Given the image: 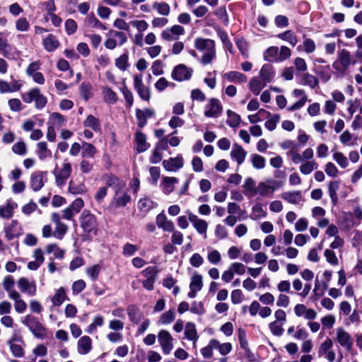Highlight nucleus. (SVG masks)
<instances>
[{
    "mask_svg": "<svg viewBox=\"0 0 362 362\" xmlns=\"http://www.w3.org/2000/svg\"><path fill=\"white\" fill-rule=\"evenodd\" d=\"M259 78L267 84L270 83L275 77V71L274 67L269 64H264L259 71Z\"/></svg>",
    "mask_w": 362,
    "mask_h": 362,
    "instance_id": "20",
    "label": "nucleus"
},
{
    "mask_svg": "<svg viewBox=\"0 0 362 362\" xmlns=\"http://www.w3.org/2000/svg\"><path fill=\"white\" fill-rule=\"evenodd\" d=\"M281 197L293 204H298L303 200V197L300 191L284 192Z\"/></svg>",
    "mask_w": 362,
    "mask_h": 362,
    "instance_id": "34",
    "label": "nucleus"
},
{
    "mask_svg": "<svg viewBox=\"0 0 362 362\" xmlns=\"http://www.w3.org/2000/svg\"><path fill=\"white\" fill-rule=\"evenodd\" d=\"M318 168L317 163L314 160H308L303 163L300 166V171L304 175L311 173L314 170Z\"/></svg>",
    "mask_w": 362,
    "mask_h": 362,
    "instance_id": "53",
    "label": "nucleus"
},
{
    "mask_svg": "<svg viewBox=\"0 0 362 362\" xmlns=\"http://www.w3.org/2000/svg\"><path fill=\"white\" fill-rule=\"evenodd\" d=\"M67 298L66 291L64 287H60L56 290L55 293L51 298L54 306H60Z\"/></svg>",
    "mask_w": 362,
    "mask_h": 362,
    "instance_id": "31",
    "label": "nucleus"
},
{
    "mask_svg": "<svg viewBox=\"0 0 362 362\" xmlns=\"http://www.w3.org/2000/svg\"><path fill=\"white\" fill-rule=\"evenodd\" d=\"M43 45L47 51L53 52L58 47L59 43L54 36L49 35L43 40Z\"/></svg>",
    "mask_w": 362,
    "mask_h": 362,
    "instance_id": "39",
    "label": "nucleus"
},
{
    "mask_svg": "<svg viewBox=\"0 0 362 362\" xmlns=\"http://www.w3.org/2000/svg\"><path fill=\"white\" fill-rule=\"evenodd\" d=\"M127 314L130 321L135 324H139L143 318V315L139 313V308L134 305H129L127 308Z\"/></svg>",
    "mask_w": 362,
    "mask_h": 362,
    "instance_id": "38",
    "label": "nucleus"
},
{
    "mask_svg": "<svg viewBox=\"0 0 362 362\" xmlns=\"http://www.w3.org/2000/svg\"><path fill=\"white\" fill-rule=\"evenodd\" d=\"M267 212L264 210L261 204H256L252 206L251 212V218L257 220L258 218H264Z\"/></svg>",
    "mask_w": 362,
    "mask_h": 362,
    "instance_id": "60",
    "label": "nucleus"
},
{
    "mask_svg": "<svg viewBox=\"0 0 362 362\" xmlns=\"http://www.w3.org/2000/svg\"><path fill=\"white\" fill-rule=\"evenodd\" d=\"M216 339L209 340L208 344L200 350L201 354L204 358H211L214 356V350H216Z\"/></svg>",
    "mask_w": 362,
    "mask_h": 362,
    "instance_id": "42",
    "label": "nucleus"
},
{
    "mask_svg": "<svg viewBox=\"0 0 362 362\" xmlns=\"http://www.w3.org/2000/svg\"><path fill=\"white\" fill-rule=\"evenodd\" d=\"M333 159L341 168H346L349 165L348 158L341 152H334Z\"/></svg>",
    "mask_w": 362,
    "mask_h": 362,
    "instance_id": "64",
    "label": "nucleus"
},
{
    "mask_svg": "<svg viewBox=\"0 0 362 362\" xmlns=\"http://www.w3.org/2000/svg\"><path fill=\"white\" fill-rule=\"evenodd\" d=\"M355 61H352L351 53L342 49L337 53V59L333 62L332 67L339 74H344L350 64H354Z\"/></svg>",
    "mask_w": 362,
    "mask_h": 362,
    "instance_id": "6",
    "label": "nucleus"
},
{
    "mask_svg": "<svg viewBox=\"0 0 362 362\" xmlns=\"http://www.w3.org/2000/svg\"><path fill=\"white\" fill-rule=\"evenodd\" d=\"M193 70L184 64L176 66L172 72V78L177 81L188 80L191 78Z\"/></svg>",
    "mask_w": 362,
    "mask_h": 362,
    "instance_id": "14",
    "label": "nucleus"
},
{
    "mask_svg": "<svg viewBox=\"0 0 362 362\" xmlns=\"http://www.w3.org/2000/svg\"><path fill=\"white\" fill-rule=\"evenodd\" d=\"M252 167L256 170L264 169L266 166V159L261 155L252 153L250 156Z\"/></svg>",
    "mask_w": 362,
    "mask_h": 362,
    "instance_id": "37",
    "label": "nucleus"
},
{
    "mask_svg": "<svg viewBox=\"0 0 362 362\" xmlns=\"http://www.w3.org/2000/svg\"><path fill=\"white\" fill-rule=\"evenodd\" d=\"M102 94L104 101L107 104H115L118 100L117 94L108 86L102 88Z\"/></svg>",
    "mask_w": 362,
    "mask_h": 362,
    "instance_id": "30",
    "label": "nucleus"
},
{
    "mask_svg": "<svg viewBox=\"0 0 362 362\" xmlns=\"http://www.w3.org/2000/svg\"><path fill=\"white\" fill-rule=\"evenodd\" d=\"M157 206V203L149 198H143L139 201L138 207L142 211H148Z\"/></svg>",
    "mask_w": 362,
    "mask_h": 362,
    "instance_id": "43",
    "label": "nucleus"
},
{
    "mask_svg": "<svg viewBox=\"0 0 362 362\" xmlns=\"http://www.w3.org/2000/svg\"><path fill=\"white\" fill-rule=\"evenodd\" d=\"M22 99L25 103L35 102V106L37 109H42L47 104V98L40 93L37 88H32L28 92L22 94Z\"/></svg>",
    "mask_w": 362,
    "mask_h": 362,
    "instance_id": "7",
    "label": "nucleus"
},
{
    "mask_svg": "<svg viewBox=\"0 0 362 362\" xmlns=\"http://www.w3.org/2000/svg\"><path fill=\"white\" fill-rule=\"evenodd\" d=\"M17 284L18 288L22 293L31 297L36 295L37 286L34 281H30L25 277H21L18 279Z\"/></svg>",
    "mask_w": 362,
    "mask_h": 362,
    "instance_id": "12",
    "label": "nucleus"
},
{
    "mask_svg": "<svg viewBox=\"0 0 362 362\" xmlns=\"http://www.w3.org/2000/svg\"><path fill=\"white\" fill-rule=\"evenodd\" d=\"M202 287V276L199 274H195L191 279V282L189 284L190 291L188 293L187 296L190 298H195L197 292L201 291Z\"/></svg>",
    "mask_w": 362,
    "mask_h": 362,
    "instance_id": "17",
    "label": "nucleus"
},
{
    "mask_svg": "<svg viewBox=\"0 0 362 362\" xmlns=\"http://www.w3.org/2000/svg\"><path fill=\"white\" fill-rule=\"evenodd\" d=\"M279 54V48L276 46H272L267 49L264 53V59L268 62L276 61L277 62Z\"/></svg>",
    "mask_w": 362,
    "mask_h": 362,
    "instance_id": "51",
    "label": "nucleus"
},
{
    "mask_svg": "<svg viewBox=\"0 0 362 362\" xmlns=\"http://www.w3.org/2000/svg\"><path fill=\"white\" fill-rule=\"evenodd\" d=\"M81 151L82 158L87 159L93 158L98 151L96 148L93 144L86 141L82 142Z\"/></svg>",
    "mask_w": 362,
    "mask_h": 362,
    "instance_id": "33",
    "label": "nucleus"
},
{
    "mask_svg": "<svg viewBox=\"0 0 362 362\" xmlns=\"http://www.w3.org/2000/svg\"><path fill=\"white\" fill-rule=\"evenodd\" d=\"M277 37L283 40L287 41L292 46H295L298 42L296 36L291 30L279 33V35H277Z\"/></svg>",
    "mask_w": 362,
    "mask_h": 362,
    "instance_id": "55",
    "label": "nucleus"
},
{
    "mask_svg": "<svg viewBox=\"0 0 362 362\" xmlns=\"http://www.w3.org/2000/svg\"><path fill=\"white\" fill-rule=\"evenodd\" d=\"M77 346L78 354H87L92 349V340L89 337L83 336L78 341Z\"/></svg>",
    "mask_w": 362,
    "mask_h": 362,
    "instance_id": "25",
    "label": "nucleus"
},
{
    "mask_svg": "<svg viewBox=\"0 0 362 362\" xmlns=\"http://www.w3.org/2000/svg\"><path fill=\"white\" fill-rule=\"evenodd\" d=\"M134 87L138 93L139 97L145 101H148L151 98L150 90L143 83L142 75H136L134 77Z\"/></svg>",
    "mask_w": 362,
    "mask_h": 362,
    "instance_id": "13",
    "label": "nucleus"
},
{
    "mask_svg": "<svg viewBox=\"0 0 362 362\" xmlns=\"http://www.w3.org/2000/svg\"><path fill=\"white\" fill-rule=\"evenodd\" d=\"M335 340L346 351H351L353 347L351 337L349 332L342 327L336 329Z\"/></svg>",
    "mask_w": 362,
    "mask_h": 362,
    "instance_id": "11",
    "label": "nucleus"
},
{
    "mask_svg": "<svg viewBox=\"0 0 362 362\" xmlns=\"http://www.w3.org/2000/svg\"><path fill=\"white\" fill-rule=\"evenodd\" d=\"M79 170L82 174H89L93 170V163L87 158H82L79 165Z\"/></svg>",
    "mask_w": 362,
    "mask_h": 362,
    "instance_id": "52",
    "label": "nucleus"
},
{
    "mask_svg": "<svg viewBox=\"0 0 362 362\" xmlns=\"http://www.w3.org/2000/svg\"><path fill=\"white\" fill-rule=\"evenodd\" d=\"M72 173V165L67 158H65L59 167L56 165L53 174L55 177V182L58 187L65 185L66 180L69 178Z\"/></svg>",
    "mask_w": 362,
    "mask_h": 362,
    "instance_id": "5",
    "label": "nucleus"
},
{
    "mask_svg": "<svg viewBox=\"0 0 362 362\" xmlns=\"http://www.w3.org/2000/svg\"><path fill=\"white\" fill-rule=\"evenodd\" d=\"M156 224L159 228L168 232H173L175 228L174 223L171 221L168 220L163 214H159L156 216Z\"/></svg>",
    "mask_w": 362,
    "mask_h": 362,
    "instance_id": "26",
    "label": "nucleus"
},
{
    "mask_svg": "<svg viewBox=\"0 0 362 362\" xmlns=\"http://www.w3.org/2000/svg\"><path fill=\"white\" fill-rule=\"evenodd\" d=\"M9 298L14 301V308L16 313H23L26 310L27 304L21 298V296L19 292L11 293Z\"/></svg>",
    "mask_w": 362,
    "mask_h": 362,
    "instance_id": "22",
    "label": "nucleus"
},
{
    "mask_svg": "<svg viewBox=\"0 0 362 362\" xmlns=\"http://www.w3.org/2000/svg\"><path fill=\"white\" fill-rule=\"evenodd\" d=\"M81 226L84 233L89 237L96 235L98 232V222L95 216L89 211L84 210L80 218Z\"/></svg>",
    "mask_w": 362,
    "mask_h": 362,
    "instance_id": "4",
    "label": "nucleus"
},
{
    "mask_svg": "<svg viewBox=\"0 0 362 362\" xmlns=\"http://www.w3.org/2000/svg\"><path fill=\"white\" fill-rule=\"evenodd\" d=\"M235 43L243 57L244 58H247L249 54L248 44L247 41L243 37H236Z\"/></svg>",
    "mask_w": 362,
    "mask_h": 362,
    "instance_id": "58",
    "label": "nucleus"
},
{
    "mask_svg": "<svg viewBox=\"0 0 362 362\" xmlns=\"http://www.w3.org/2000/svg\"><path fill=\"white\" fill-rule=\"evenodd\" d=\"M284 323H281L278 322L273 321L269 324V328L271 333L276 337H280L284 334V328L283 326Z\"/></svg>",
    "mask_w": 362,
    "mask_h": 362,
    "instance_id": "50",
    "label": "nucleus"
},
{
    "mask_svg": "<svg viewBox=\"0 0 362 362\" xmlns=\"http://www.w3.org/2000/svg\"><path fill=\"white\" fill-rule=\"evenodd\" d=\"M223 78L230 83H245L247 80V76L239 71H231L223 74Z\"/></svg>",
    "mask_w": 362,
    "mask_h": 362,
    "instance_id": "24",
    "label": "nucleus"
},
{
    "mask_svg": "<svg viewBox=\"0 0 362 362\" xmlns=\"http://www.w3.org/2000/svg\"><path fill=\"white\" fill-rule=\"evenodd\" d=\"M339 188V182L338 181H332L329 185V194L334 204L337 203L338 197L337 192Z\"/></svg>",
    "mask_w": 362,
    "mask_h": 362,
    "instance_id": "56",
    "label": "nucleus"
},
{
    "mask_svg": "<svg viewBox=\"0 0 362 362\" xmlns=\"http://www.w3.org/2000/svg\"><path fill=\"white\" fill-rule=\"evenodd\" d=\"M175 313L173 309L169 310L164 313L159 319V323L161 325H169L174 321Z\"/></svg>",
    "mask_w": 362,
    "mask_h": 362,
    "instance_id": "62",
    "label": "nucleus"
},
{
    "mask_svg": "<svg viewBox=\"0 0 362 362\" xmlns=\"http://www.w3.org/2000/svg\"><path fill=\"white\" fill-rule=\"evenodd\" d=\"M69 192L74 194H83L86 192L87 189L84 184L83 183H75L73 181L69 182Z\"/></svg>",
    "mask_w": 362,
    "mask_h": 362,
    "instance_id": "41",
    "label": "nucleus"
},
{
    "mask_svg": "<svg viewBox=\"0 0 362 362\" xmlns=\"http://www.w3.org/2000/svg\"><path fill=\"white\" fill-rule=\"evenodd\" d=\"M227 124L231 127H236L240 123V117L236 112L228 110L227 111Z\"/></svg>",
    "mask_w": 362,
    "mask_h": 362,
    "instance_id": "49",
    "label": "nucleus"
},
{
    "mask_svg": "<svg viewBox=\"0 0 362 362\" xmlns=\"http://www.w3.org/2000/svg\"><path fill=\"white\" fill-rule=\"evenodd\" d=\"M66 122V118L58 112H53L49 119V122L53 127H62L65 124Z\"/></svg>",
    "mask_w": 362,
    "mask_h": 362,
    "instance_id": "48",
    "label": "nucleus"
},
{
    "mask_svg": "<svg viewBox=\"0 0 362 362\" xmlns=\"http://www.w3.org/2000/svg\"><path fill=\"white\" fill-rule=\"evenodd\" d=\"M46 252L48 254H53L54 259H62L64 257V251L60 249L56 244H49L46 247Z\"/></svg>",
    "mask_w": 362,
    "mask_h": 362,
    "instance_id": "45",
    "label": "nucleus"
},
{
    "mask_svg": "<svg viewBox=\"0 0 362 362\" xmlns=\"http://www.w3.org/2000/svg\"><path fill=\"white\" fill-rule=\"evenodd\" d=\"M207 260L212 264H219L221 262V255L217 250L209 247L207 248Z\"/></svg>",
    "mask_w": 362,
    "mask_h": 362,
    "instance_id": "40",
    "label": "nucleus"
},
{
    "mask_svg": "<svg viewBox=\"0 0 362 362\" xmlns=\"http://www.w3.org/2000/svg\"><path fill=\"white\" fill-rule=\"evenodd\" d=\"M255 182L252 177H247L245 180L243 187L245 190V194H251L254 195L257 194V187H255Z\"/></svg>",
    "mask_w": 362,
    "mask_h": 362,
    "instance_id": "59",
    "label": "nucleus"
},
{
    "mask_svg": "<svg viewBox=\"0 0 362 362\" xmlns=\"http://www.w3.org/2000/svg\"><path fill=\"white\" fill-rule=\"evenodd\" d=\"M216 350L222 356L228 354L233 349L232 344L229 342L221 343L219 341L216 339Z\"/></svg>",
    "mask_w": 362,
    "mask_h": 362,
    "instance_id": "57",
    "label": "nucleus"
},
{
    "mask_svg": "<svg viewBox=\"0 0 362 362\" xmlns=\"http://www.w3.org/2000/svg\"><path fill=\"white\" fill-rule=\"evenodd\" d=\"M197 49L202 52V63L204 65L209 64L216 57L214 42L210 39L197 38L194 42Z\"/></svg>",
    "mask_w": 362,
    "mask_h": 362,
    "instance_id": "2",
    "label": "nucleus"
},
{
    "mask_svg": "<svg viewBox=\"0 0 362 362\" xmlns=\"http://www.w3.org/2000/svg\"><path fill=\"white\" fill-rule=\"evenodd\" d=\"M17 207V204L8 201L5 205L0 206V217L3 218H10L13 214L14 209Z\"/></svg>",
    "mask_w": 362,
    "mask_h": 362,
    "instance_id": "29",
    "label": "nucleus"
},
{
    "mask_svg": "<svg viewBox=\"0 0 362 362\" xmlns=\"http://www.w3.org/2000/svg\"><path fill=\"white\" fill-rule=\"evenodd\" d=\"M178 182L176 177H165L160 184L162 192L168 195L173 192L175 189V185Z\"/></svg>",
    "mask_w": 362,
    "mask_h": 362,
    "instance_id": "23",
    "label": "nucleus"
},
{
    "mask_svg": "<svg viewBox=\"0 0 362 362\" xmlns=\"http://www.w3.org/2000/svg\"><path fill=\"white\" fill-rule=\"evenodd\" d=\"M302 82L304 85L315 88L318 85V80L316 77L309 73H303L300 75Z\"/></svg>",
    "mask_w": 362,
    "mask_h": 362,
    "instance_id": "46",
    "label": "nucleus"
},
{
    "mask_svg": "<svg viewBox=\"0 0 362 362\" xmlns=\"http://www.w3.org/2000/svg\"><path fill=\"white\" fill-rule=\"evenodd\" d=\"M266 86L267 84L258 77L252 78L249 83L250 90L256 95H259Z\"/></svg>",
    "mask_w": 362,
    "mask_h": 362,
    "instance_id": "35",
    "label": "nucleus"
},
{
    "mask_svg": "<svg viewBox=\"0 0 362 362\" xmlns=\"http://www.w3.org/2000/svg\"><path fill=\"white\" fill-rule=\"evenodd\" d=\"M83 125L85 127H89L94 132H98L101 129V125L99 119L92 115H88L83 121Z\"/></svg>",
    "mask_w": 362,
    "mask_h": 362,
    "instance_id": "36",
    "label": "nucleus"
},
{
    "mask_svg": "<svg viewBox=\"0 0 362 362\" xmlns=\"http://www.w3.org/2000/svg\"><path fill=\"white\" fill-rule=\"evenodd\" d=\"M14 279L13 276L8 275L6 276L3 281V287L4 290L8 293V297L10 298V295L13 292H18L16 290L13 289L14 286Z\"/></svg>",
    "mask_w": 362,
    "mask_h": 362,
    "instance_id": "61",
    "label": "nucleus"
},
{
    "mask_svg": "<svg viewBox=\"0 0 362 362\" xmlns=\"http://www.w3.org/2000/svg\"><path fill=\"white\" fill-rule=\"evenodd\" d=\"M46 182V173L35 171L30 175V185L34 192L40 190Z\"/></svg>",
    "mask_w": 362,
    "mask_h": 362,
    "instance_id": "15",
    "label": "nucleus"
},
{
    "mask_svg": "<svg viewBox=\"0 0 362 362\" xmlns=\"http://www.w3.org/2000/svg\"><path fill=\"white\" fill-rule=\"evenodd\" d=\"M185 336L188 340L192 341L193 346H196V342L198 340V334L196 329V326L192 322H187L185 327Z\"/></svg>",
    "mask_w": 362,
    "mask_h": 362,
    "instance_id": "27",
    "label": "nucleus"
},
{
    "mask_svg": "<svg viewBox=\"0 0 362 362\" xmlns=\"http://www.w3.org/2000/svg\"><path fill=\"white\" fill-rule=\"evenodd\" d=\"M21 88V84L18 81H15L13 84L9 83L4 80H0V93H13L19 90Z\"/></svg>",
    "mask_w": 362,
    "mask_h": 362,
    "instance_id": "28",
    "label": "nucleus"
},
{
    "mask_svg": "<svg viewBox=\"0 0 362 362\" xmlns=\"http://www.w3.org/2000/svg\"><path fill=\"white\" fill-rule=\"evenodd\" d=\"M37 154L40 160H45L51 156V151L47 148L46 142L41 141L37 144Z\"/></svg>",
    "mask_w": 362,
    "mask_h": 362,
    "instance_id": "44",
    "label": "nucleus"
},
{
    "mask_svg": "<svg viewBox=\"0 0 362 362\" xmlns=\"http://www.w3.org/2000/svg\"><path fill=\"white\" fill-rule=\"evenodd\" d=\"M279 181L272 178H267L264 181L259 182L257 187V194L262 197H272L274 192L280 187Z\"/></svg>",
    "mask_w": 362,
    "mask_h": 362,
    "instance_id": "8",
    "label": "nucleus"
},
{
    "mask_svg": "<svg viewBox=\"0 0 362 362\" xmlns=\"http://www.w3.org/2000/svg\"><path fill=\"white\" fill-rule=\"evenodd\" d=\"M247 151L239 144H234L230 151V157L238 165H242L246 158Z\"/></svg>",
    "mask_w": 362,
    "mask_h": 362,
    "instance_id": "19",
    "label": "nucleus"
},
{
    "mask_svg": "<svg viewBox=\"0 0 362 362\" xmlns=\"http://www.w3.org/2000/svg\"><path fill=\"white\" fill-rule=\"evenodd\" d=\"M102 267L100 264H95L86 269V274L92 281H96L99 276Z\"/></svg>",
    "mask_w": 362,
    "mask_h": 362,
    "instance_id": "63",
    "label": "nucleus"
},
{
    "mask_svg": "<svg viewBox=\"0 0 362 362\" xmlns=\"http://www.w3.org/2000/svg\"><path fill=\"white\" fill-rule=\"evenodd\" d=\"M158 340L164 354L168 355L173 349V338L167 330H160L158 334Z\"/></svg>",
    "mask_w": 362,
    "mask_h": 362,
    "instance_id": "9",
    "label": "nucleus"
},
{
    "mask_svg": "<svg viewBox=\"0 0 362 362\" xmlns=\"http://www.w3.org/2000/svg\"><path fill=\"white\" fill-rule=\"evenodd\" d=\"M163 165L168 171H176L183 166V160L180 156L175 158H170L168 160H164L163 161Z\"/></svg>",
    "mask_w": 362,
    "mask_h": 362,
    "instance_id": "21",
    "label": "nucleus"
},
{
    "mask_svg": "<svg viewBox=\"0 0 362 362\" xmlns=\"http://www.w3.org/2000/svg\"><path fill=\"white\" fill-rule=\"evenodd\" d=\"M188 220L192 223L194 228L199 234H204V238L206 237V230L208 228L207 222L199 218L197 215L193 214L191 212H187Z\"/></svg>",
    "mask_w": 362,
    "mask_h": 362,
    "instance_id": "16",
    "label": "nucleus"
},
{
    "mask_svg": "<svg viewBox=\"0 0 362 362\" xmlns=\"http://www.w3.org/2000/svg\"><path fill=\"white\" fill-rule=\"evenodd\" d=\"M222 111V105L217 98H210L204 107V115L206 117L216 118L221 115Z\"/></svg>",
    "mask_w": 362,
    "mask_h": 362,
    "instance_id": "10",
    "label": "nucleus"
},
{
    "mask_svg": "<svg viewBox=\"0 0 362 362\" xmlns=\"http://www.w3.org/2000/svg\"><path fill=\"white\" fill-rule=\"evenodd\" d=\"M11 150L13 153L20 156H25L28 151L27 146L22 140L16 142L13 145Z\"/></svg>",
    "mask_w": 362,
    "mask_h": 362,
    "instance_id": "47",
    "label": "nucleus"
},
{
    "mask_svg": "<svg viewBox=\"0 0 362 362\" xmlns=\"http://www.w3.org/2000/svg\"><path fill=\"white\" fill-rule=\"evenodd\" d=\"M22 323L26 326L33 334L37 339H43L47 337V329L39 321L37 317L27 315Z\"/></svg>",
    "mask_w": 362,
    "mask_h": 362,
    "instance_id": "3",
    "label": "nucleus"
},
{
    "mask_svg": "<svg viewBox=\"0 0 362 362\" xmlns=\"http://www.w3.org/2000/svg\"><path fill=\"white\" fill-rule=\"evenodd\" d=\"M4 232L6 238L11 240L22 233V228L18 221L13 220L9 225L4 228Z\"/></svg>",
    "mask_w": 362,
    "mask_h": 362,
    "instance_id": "18",
    "label": "nucleus"
},
{
    "mask_svg": "<svg viewBox=\"0 0 362 362\" xmlns=\"http://www.w3.org/2000/svg\"><path fill=\"white\" fill-rule=\"evenodd\" d=\"M135 140L139 153L144 152L150 147V144L146 141V136L141 132L136 133Z\"/></svg>",
    "mask_w": 362,
    "mask_h": 362,
    "instance_id": "32",
    "label": "nucleus"
},
{
    "mask_svg": "<svg viewBox=\"0 0 362 362\" xmlns=\"http://www.w3.org/2000/svg\"><path fill=\"white\" fill-rule=\"evenodd\" d=\"M68 231V226L63 222L55 224L53 236L57 239L62 240Z\"/></svg>",
    "mask_w": 362,
    "mask_h": 362,
    "instance_id": "54",
    "label": "nucleus"
},
{
    "mask_svg": "<svg viewBox=\"0 0 362 362\" xmlns=\"http://www.w3.org/2000/svg\"><path fill=\"white\" fill-rule=\"evenodd\" d=\"M103 180L107 187H112L114 191V195L110 205L115 207L126 206L127 204L130 202L131 197L127 193L125 183L112 175L104 176Z\"/></svg>",
    "mask_w": 362,
    "mask_h": 362,
    "instance_id": "1",
    "label": "nucleus"
}]
</instances>
